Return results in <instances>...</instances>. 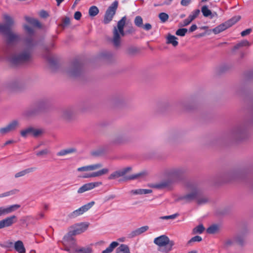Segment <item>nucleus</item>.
<instances>
[{
    "mask_svg": "<svg viewBox=\"0 0 253 253\" xmlns=\"http://www.w3.org/2000/svg\"><path fill=\"white\" fill-rule=\"evenodd\" d=\"M2 18L5 24H0V34L3 35L6 39L7 44H14L21 40L20 36L11 31V27L14 24L13 19L8 14L4 13Z\"/></svg>",
    "mask_w": 253,
    "mask_h": 253,
    "instance_id": "obj_1",
    "label": "nucleus"
},
{
    "mask_svg": "<svg viewBox=\"0 0 253 253\" xmlns=\"http://www.w3.org/2000/svg\"><path fill=\"white\" fill-rule=\"evenodd\" d=\"M25 43L28 47L18 54L14 55L10 59L11 64L13 66H17L21 64L28 62L31 59V47L33 46V39L31 37L27 38Z\"/></svg>",
    "mask_w": 253,
    "mask_h": 253,
    "instance_id": "obj_2",
    "label": "nucleus"
},
{
    "mask_svg": "<svg viewBox=\"0 0 253 253\" xmlns=\"http://www.w3.org/2000/svg\"><path fill=\"white\" fill-rule=\"evenodd\" d=\"M126 17L124 16L118 22L117 26L114 27L113 34V37L112 40V43L115 47H119L121 45V38L125 36L124 30L126 22Z\"/></svg>",
    "mask_w": 253,
    "mask_h": 253,
    "instance_id": "obj_3",
    "label": "nucleus"
},
{
    "mask_svg": "<svg viewBox=\"0 0 253 253\" xmlns=\"http://www.w3.org/2000/svg\"><path fill=\"white\" fill-rule=\"evenodd\" d=\"M181 175V172L180 170H174L170 173L169 178L163 180L157 183L152 184L150 185L149 186L158 189L169 188L172 182L177 180L180 177Z\"/></svg>",
    "mask_w": 253,
    "mask_h": 253,
    "instance_id": "obj_4",
    "label": "nucleus"
},
{
    "mask_svg": "<svg viewBox=\"0 0 253 253\" xmlns=\"http://www.w3.org/2000/svg\"><path fill=\"white\" fill-rule=\"evenodd\" d=\"M154 243L160 248V251L166 253L170 252L174 245V241L170 240L167 236L165 235L155 238Z\"/></svg>",
    "mask_w": 253,
    "mask_h": 253,
    "instance_id": "obj_5",
    "label": "nucleus"
},
{
    "mask_svg": "<svg viewBox=\"0 0 253 253\" xmlns=\"http://www.w3.org/2000/svg\"><path fill=\"white\" fill-rule=\"evenodd\" d=\"M240 16H235L226 21L225 22L220 24L212 29V32L214 34H218L228 28L231 27L236 23L240 19Z\"/></svg>",
    "mask_w": 253,
    "mask_h": 253,
    "instance_id": "obj_6",
    "label": "nucleus"
},
{
    "mask_svg": "<svg viewBox=\"0 0 253 253\" xmlns=\"http://www.w3.org/2000/svg\"><path fill=\"white\" fill-rule=\"evenodd\" d=\"M63 244L65 248L64 250L70 253L75 251V249H77L75 239L70 234H68L64 237Z\"/></svg>",
    "mask_w": 253,
    "mask_h": 253,
    "instance_id": "obj_7",
    "label": "nucleus"
},
{
    "mask_svg": "<svg viewBox=\"0 0 253 253\" xmlns=\"http://www.w3.org/2000/svg\"><path fill=\"white\" fill-rule=\"evenodd\" d=\"M118 5V2L117 1H115L108 8L105 12L103 20L104 23L105 24H108L112 21L114 15L116 13Z\"/></svg>",
    "mask_w": 253,
    "mask_h": 253,
    "instance_id": "obj_8",
    "label": "nucleus"
},
{
    "mask_svg": "<svg viewBox=\"0 0 253 253\" xmlns=\"http://www.w3.org/2000/svg\"><path fill=\"white\" fill-rule=\"evenodd\" d=\"M82 70V65L78 60L73 61L70 68L67 71L68 75L70 77H75L79 76Z\"/></svg>",
    "mask_w": 253,
    "mask_h": 253,
    "instance_id": "obj_9",
    "label": "nucleus"
},
{
    "mask_svg": "<svg viewBox=\"0 0 253 253\" xmlns=\"http://www.w3.org/2000/svg\"><path fill=\"white\" fill-rule=\"evenodd\" d=\"M95 204L94 201H91L82 207H80L78 209L74 211L69 214L70 218H75L83 214L85 212L89 210Z\"/></svg>",
    "mask_w": 253,
    "mask_h": 253,
    "instance_id": "obj_10",
    "label": "nucleus"
},
{
    "mask_svg": "<svg viewBox=\"0 0 253 253\" xmlns=\"http://www.w3.org/2000/svg\"><path fill=\"white\" fill-rule=\"evenodd\" d=\"M95 204L94 201H91L82 207H80L78 209L74 211L69 214L70 218H75L83 214L85 212L89 210Z\"/></svg>",
    "mask_w": 253,
    "mask_h": 253,
    "instance_id": "obj_11",
    "label": "nucleus"
},
{
    "mask_svg": "<svg viewBox=\"0 0 253 253\" xmlns=\"http://www.w3.org/2000/svg\"><path fill=\"white\" fill-rule=\"evenodd\" d=\"M17 221V218L15 215L7 217L0 220V229L11 226Z\"/></svg>",
    "mask_w": 253,
    "mask_h": 253,
    "instance_id": "obj_12",
    "label": "nucleus"
},
{
    "mask_svg": "<svg viewBox=\"0 0 253 253\" xmlns=\"http://www.w3.org/2000/svg\"><path fill=\"white\" fill-rule=\"evenodd\" d=\"M102 184L101 182H94L85 183L79 188L77 191L78 193L81 194L86 191L93 189Z\"/></svg>",
    "mask_w": 253,
    "mask_h": 253,
    "instance_id": "obj_13",
    "label": "nucleus"
},
{
    "mask_svg": "<svg viewBox=\"0 0 253 253\" xmlns=\"http://www.w3.org/2000/svg\"><path fill=\"white\" fill-rule=\"evenodd\" d=\"M42 133V131L39 129H35L32 127H28L20 132L21 135L23 137H26L28 135L37 136Z\"/></svg>",
    "mask_w": 253,
    "mask_h": 253,
    "instance_id": "obj_14",
    "label": "nucleus"
},
{
    "mask_svg": "<svg viewBox=\"0 0 253 253\" xmlns=\"http://www.w3.org/2000/svg\"><path fill=\"white\" fill-rule=\"evenodd\" d=\"M131 169L130 168H126L123 169L117 170L111 173L108 177L110 180L115 179L121 176H124L128 171Z\"/></svg>",
    "mask_w": 253,
    "mask_h": 253,
    "instance_id": "obj_15",
    "label": "nucleus"
},
{
    "mask_svg": "<svg viewBox=\"0 0 253 253\" xmlns=\"http://www.w3.org/2000/svg\"><path fill=\"white\" fill-rule=\"evenodd\" d=\"M20 207L19 205H13L6 208L0 207V216L9 214Z\"/></svg>",
    "mask_w": 253,
    "mask_h": 253,
    "instance_id": "obj_16",
    "label": "nucleus"
},
{
    "mask_svg": "<svg viewBox=\"0 0 253 253\" xmlns=\"http://www.w3.org/2000/svg\"><path fill=\"white\" fill-rule=\"evenodd\" d=\"M198 195V191L196 189H194L191 193L181 196L179 199L180 200H183L185 202L188 203L195 199L197 197Z\"/></svg>",
    "mask_w": 253,
    "mask_h": 253,
    "instance_id": "obj_17",
    "label": "nucleus"
},
{
    "mask_svg": "<svg viewBox=\"0 0 253 253\" xmlns=\"http://www.w3.org/2000/svg\"><path fill=\"white\" fill-rule=\"evenodd\" d=\"M88 227V225L82 223L80 225H79L74 230L70 231L68 234H70L72 236H75L76 235L80 234L84 232Z\"/></svg>",
    "mask_w": 253,
    "mask_h": 253,
    "instance_id": "obj_18",
    "label": "nucleus"
},
{
    "mask_svg": "<svg viewBox=\"0 0 253 253\" xmlns=\"http://www.w3.org/2000/svg\"><path fill=\"white\" fill-rule=\"evenodd\" d=\"M149 229L148 226H142L140 228H138L135 230L132 231L129 234V237L132 238L135 236H138L145 232L147 231Z\"/></svg>",
    "mask_w": 253,
    "mask_h": 253,
    "instance_id": "obj_19",
    "label": "nucleus"
},
{
    "mask_svg": "<svg viewBox=\"0 0 253 253\" xmlns=\"http://www.w3.org/2000/svg\"><path fill=\"white\" fill-rule=\"evenodd\" d=\"M77 152L75 148L70 147L65 149L61 150L57 153L58 156H64L67 155L75 153Z\"/></svg>",
    "mask_w": 253,
    "mask_h": 253,
    "instance_id": "obj_20",
    "label": "nucleus"
},
{
    "mask_svg": "<svg viewBox=\"0 0 253 253\" xmlns=\"http://www.w3.org/2000/svg\"><path fill=\"white\" fill-rule=\"evenodd\" d=\"M125 141V139L123 135L121 134L115 135L111 139V142L114 144H120L123 143Z\"/></svg>",
    "mask_w": 253,
    "mask_h": 253,
    "instance_id": "obj_21",
    "label": "nucleus"
},
{
    "mask_svg": "<svg viewBox=\"0 0 253 253\" xmlns=\"http://www.w3.org/2000/svg\"><path fill=\"white\" fill-rule=\"evenodd\" d=\"M36 169V168H34V167L30 168H28V169H25L24 170H22L21 171H19V172L16 173L15 174L14 177L15 178H18V177H20L23 176L27 174H28V173H29L30 172H33Z\"/></svg>",
    "mask_w": 253,
    "mask_h": 253,
    "instance_id": "obj_22",
    "label": "nucleus"
},
{
    "mask_svg": "<svg viewBox=\"0 0 253 253\" xmlns=\"http://www.w3.org/2000/svg\"><path fill=\"white\" fill-rule=\"evenodd\" d=\"M26 21L35 27L41 28L42 25L41 23L37 20L30 17L26 16L25 17Z\"/></svg>",
    "mask_w": 253,
    "mask_h": 253,
    "instance_id": "obj_23",
    "label": "nucleus"
},
{
    "mask_svg": "<svg viewBox=\"0 0 253 253\" xmlns=\"http://www.w3.org/2000/svg\"><path fill=\"white\" fill-rule=\"evenodd\" d=\"M14 249L19 253H25L26 252L23 242L17 241L14 244Z\"/></svg>",
    "mask_w": 253,
    "mask_h": 253,
    "instance_id": "obj_24",
    "label": "nucleus"
},
{
    "mask_svg": "<svg viewBox=\"0 0 253 253\" xmlns=\"http://www.w3.org/2000/svg\"><path fill=\"white\" fill-rule=\"evenodd\" d=\"M147 174V172L145 171H142L137 173L132 174L129 176H127L125 177V180H133L135 179H137L139 178L143 177L146 176Z\"/></svg>",
    "mask_w": 253,
    "mask_h": 253,
    "instance_id": "obj_25",
    "label": "nucleus"
},
{
    "mask_svg": "<svg viewBox=\"0 0 253 253\" xmlns=\"http://www.w3.org/2000/svg\"><path fill=\"white\" fill-rule=\"evenodd\" d=\"M152 190L151 189H138L136 190H132L130 193L133 195H142L151 193Z\"/></svg>",
    "mask_w": 253,
    "mask_h": 253,
    "instance_id": "obj_26",
    "label": "nucleus"
},
{
    "mask_svg": "<svg viewBox=\"0 0 253 253\" xmlns=\"http://www.w3.org/2000/svg\"><path fill=\"white\" fill-rule=\"evenodd\" d=\"M116 253H130L128 247L125 244H121L116 250Z\"/></svg>",
    "mask_w": 253,
    "mask_h": 253,
    "instance_id": "obj_27",
    "label": "nucleus"
},
{
    "mask_svg": "<svg viewBox=\"0 0 253 253\" xmlns=\"http://www.w3.org/2000/svg\"><path fill=\"white\" fill-rule=\"evenodd\" d=\"M177 38L174 36L169 34L167 37V43H170L173 46H176L178 45V42L177 41Z\"/></svg>",
    "mask_w": 253,
    "mask_h": 253,
    "instance_id": "obj_28",
    "label": "nucleus"
},
{
    "mask_svg": "<svg viewBox=\"0 0 253 253\" xmlns=\"http://www.w3.org/2000/svg\"><path fill=\"white\" fill-rule=\"evenodd\" d=\"M118 245L119 243L117 242H113L110 244V245L108 248H107L105 250L102 251V253H110Z\"/></svg>",
    "mask_w": 253,
    "mask_h": 253,
    "instance_id": "obj_29",
    "label": "nucleus"
},
{
    "mask_svg": "<svg viewBox=\"0 0 253 253\" xmlns=\"http://www.w3.org/2000/svg\"><path fill=\"white\" fill-rule=\"evenodd\" d=\"M108 171L109 170L107 169H103L91 173V177L100 176L103 174L107 173L108 172Z\"/></svg>",
    "mask_w": 253,
    "mask_h": 253,
    "instance_id": "obj_30",
    "label": "nucleus"
},
{
    "mask_svg": "<svg viewBox=\"0 0 253 253\" xmlns=\"http://www.w3.org/2000/svg\"><path fill=\"white\" fill-rule=\"evenodd\" d=\"M10 131H14L19 126V122L17 120H13L7 125Z\"/></svg>",
    "mask_w": 253,
    "mask_h": 253,
    "instance_id": "obj_31",
    "label": "nucleus"
},
{
    "mask_svg": "<svg viewBox=\"0 0 253 253\" xmlns=\"http://www.w3.org/2000/svg\"><path fill=\"white\" fill-rule=\"evenodd\" d=\"M201 11L205 17H208L211 15V18L213 17L212 15L211 11L208 9L207 6L204 5L201 8Z\"/></svg>",
    "mask_w": 253,
    "mask_h": 253,
    "instance_id": "obj_32",
    "label": "nucleus"
},
{
    "mask_svg": "<svg viewBox=\"0 0 253 253\" xmlns=\"http://www.w3.org/2000/svg\"><path fill=\"white\" fill-rule=\"evenodd\" d=\"M88 13L90 16L94 17L98 14L99 9L96 6H92L89 8Z\"/></svg>",
    "mask_w": 253,
    "mask_h": 253,
    "instance_id": "obj_33",
    "label": "nucleus"
},
{
    "mask_svg": "<svg viewBox=\"0 0 253 253\" xmlns=\"http://www.w3.org/2000/svg\"><path fill=\"white\" fill-rule=\"evenodd\" d=\"M202 240V238L201 236H196L192 237L190 240H189L187 243V245L188 246H192L193 242H200Z\"/></svg>",
    "mask_w": 253,
    "mask_h": 253,
    "instance_id": "obj_34",
    "label": "nucleus"
},
{
    "mask_svg": "<svg viewBox=\"0 0 253 253\" xmlns=\"http://www.w3.org/2000/svg\"><path fill=\"white\" fill-rule=\"evenodd\" d=\"M250 45V43L247 40H243L235 45L234 48L235 49H237L241 47L248 46Z\"/></svg>",
    "mask_w": 253,
    "mask_h": 253,
    "instance_id": "obj_35",
    "label": "nucleus"
},
{
    "mask_svg": "<svg viewBox=\"0 0 253 253\" xmlns=\"http://www.w3.org/2000/svg\"><path fill=\"white\" fill-rule=\"evenodd\" d=\"M19 192V190L16 189H13L12 190H10L9 191L2 193L0 194V198H3L4 197H7L10 195H12L14 194H15L17 192Z\"/></svg>",
    "mask_w": 253,
    "mask_h": 253,
    "instance_id": "obj_36",
    "label": "nucleus"
},
{
    "mask_svg": "<svg viewBox=\"0 0 253 253\" xmlns=\"http://www.w3.org/2000/svg\"><path fill=\"white\" fill-rule=\"evenodd\" d=\"M205 230V227L202 224H200L198 226L195 227L193 230V232L194 234H201Z\"/></svg>",
    "mask_w": 253,
    "mask_h": 253,
    "instance_id": "obj_37",
    "label": "nucleus"
},
{
    "mask_svg": "<svg viewBox=\"0 0 253 253\" xmlns=\"http://www.w3.org/2000/svg\"><path fill=\"white\" fill-rule=\"evenodd\" d=\"M75 252L78 253H91L92 250L90 248H81L75 249Z\"/></svg>",
    "mask_w": 253,
    "mask_h": 253,
    "instance_id": "obj_38",
    "label": "nucleus"
},
{
    "mask_svg": "<svg viewBox=\"0 0 253 253\" xmlns=\"http://www.w3.org/2000/svg\"><path fill=\"white\" fill-rule=\"evenodd\" d=\"M218 230V226L216 225L210 226L207 229V232L209 234H214Z\"/></svg>",
    "mask_w": 253,
    "mask_h": 253,
    "instance_id": "obj_39",
    "label": "nucleus"
},
{
    "mask_svg": "<svg viewBox=\"0 0 253 253\" xmlns=\"http://www.w3.org/2000/svg\"><path fill=\"white\" fill-rule=\"evenodd\" d=\"M134 23L138 27H142L143 26V20L141 16H137L135 18Z\"/></svg>",
    "mask_w": 253,
    "mask_h": 253,
    "instance_id": "obj_40",
    "label": "nucleus"
},
{
    "mask_svg": "<svg viewBox=\"0 0 253 253\" xmlns=\"http://www.w3.org/2000/svg\"><path fill=\"white\" fill-rule=\"evenodd\" d=\"M159 18L162 22L164 23L168 20L169 15L166 13L161 12L159 14Z\"/></svg>",
    "mask_w": 253,
    "mask_h": 253,
    "instance_id": "obj_41",
    "label": "nucleus"
},
{
    "mask_svg": "<svg viewBox=\"0 0 253 253\" xmlns=\"http://www.w3.org/2000/svg\"><path fill=\"white\" fill-rule=\"evenodd\" d=\"M178 215H179L178 213H175V214L170 215L161 216L160 217V219H163V220L174 219L176 218Z\"/></svg>",
    "mask_w": 253,
    "mask_h": 253,
    "instance_id": "obj_42",
    "label": "nucleus"
},
{
    "mask_svg": "<svg viewBox=\"0 0 253 253\" xmlns=\"http://www.w3.org/2000/svg\"><path fill=\"white\" fill-rule=\"evenodd\" d=\"M187 32V29L186 28H181L178 29L176 31V35L179 36H184Z\"/></svg>",
    "mask_w": 253,
    "mask_h": 253,
    "instance_id": "obj_43",
    "label": "nucleus"
},
{
    "mask_svg": "<svg viewBox=\"0 0 253 253\" xmlns=\"http://www.w3.org/2000/svg\"><path fill=\"white\" fill-rule=\"evenodd\" d=\"M23 27L27 34L30 36H32L34 34V30L31 27L27 25H24Z\"/></svg>",
    "mask_w": 253,
    "mask_h": 253,
    "instance_id": "obj_44",
    "label": "nucleus"
},
{
    "mask_svg": "<svg viewBox=\"0 0 253 253\" xmlns=\"http://www.w3.org/2000/svg\"><path fill=\"white\" fill-rule=\"evenodd\" d=\"M50 153L49 151L47 149H45L39 151L36 153V155L38 156H41L43 155H47Z\"/></svg>",
    "mask_w": 253,
    "mask_h": 253,
    "instance_id": "obj_45",
    "label": "nucleus"
},
{
    "mask_svg": "<svg viewBox=\"0 0 253 253\" xmlns=\"http://www.w3.org/2000/svg\"><path fill=\"white\" fill-rule=\"evenodd\" d=\"M71 116V112L69 111L65 110L64 111L62 114V117L66 120L70 119Z\"/></svg>",
    "mask_w": 253,
    "mask_h": 253,
    "instance_id": "obj_46",
    "label": "nucleus"
},
{
    "mask_svg": "<svg viewBox=\"0 0 253 253\" xmlns=\"http://www.w3.org/2000/svg\"><path fill=\"white\" fill-rule=\"evenodd\" d=\"M102 167V165L100 164H97L95 165L88 166V168L89 169V171L93 170L96 169H98Z\"/></svg>",
    "mask_w": 253,
    "mask_h": 253,
    "instance_id": "obj_47",
    "label": "nucleus"
},
{
    "mask_svg": "<svg viewBox=\"0 0 253 253\" xmlns=\"http://www.w3.org/2000/svg\"><path fill=\"white\" fill-rule=\"evenodd\" d=\"M9 132H10V131L7 125L5 127L0 128V133L2 134H5Z\"/></svg>",
    "mask_w": 253,
    "mask_h": 253,
    "instance_id": "obj_48",
    "label": "nucleus"
},
{
    "mask_svg": "<svg viewBox=\"0 0 253 253\" xmlns=\"http://www.w3.org/2000/svg\"><path fill=\"white\" fill-rule=\"evenodd\" d=\"M252 31V29L251 28L247 29L241 33V35L242 37H245L248 35H249Z\"/></svg>",
    "mask_w": 253,
    "mask_h": 253,
    "instance_id": "obj_49",
    "label": "nucleus"
},
{
    "mask_svg": "<svg viewBox=\"0 0 253 253\" xmlns=\"http://www.w3.org/2000/svg\"><path fill=\"white\" fill-rule=\"evenodd\" d=\"M208 201V199L207 198L204 197L198 199L197 200V203L198 204L201 205L206 203Z\"/></svg>",
    "mask_w": 253,
    "mask_h": 253,
    "instance_id": "obj_50",
    "label": "nucleus"
},
{
    "mask_svg": "<svg viewBox=\"0 0 253 253\" xmlns=\"http://www.w3.org/2000/svg\"><path fill=\"white\" fill-rule=\"evenodd\" d=\"M82 13L80 11H76L74 14V18L76 20H79L81 19Z\"/></svg>",
    "mask_w": 253,
    "mask_h": 253,
    "instance_id": "obj_51",
    "label": "nucleus"
},
{
    "mask_svg": "<svg viewBox=\"0 0 253 253\" xmlns=\"http://www.w3.org/2000/svg\"><path fill=\"white\" fill-rule=\"evenodd\" d=\"M79 171H89V169L88 168V166L82 167L79 168L77 169Z\"/></svg>",
    "mask_w": 253,
    "mask_h": 253,
    "instance_id": "obj_52",
    "label": "nucleus"
},
{
    "mask_svg": "<svg viewBox=\"0 0 253 253\" xmlns=\"http://www.w3.org/2000/svg\"><path fill=\"white\" fill-rule=\"evenodd\" d=\"M191 0H181L180 4L182 6H186L191 2Z\"/></svg>",
    "mask_w": 253,
    "mask_h": 253,
    "instance_id": "obj_53",
    "label": "nucleus"
},
{
    "mask_svg": "<svg viewBox=\"0 0 253 253\" xmlns=\"http://www.w3.org/2000/svg\"><path fill=\"white\" fill-rule=\"evenodd\" d=\"M40 15L41 17L46 18L48 16V14L46 11L42 10L40 13Z\"/></svg>",
    "mask_w": 253,
    "mask_h": 253,
    "instance_id": "obj_54",
    "label": "nucleus"
},
{
    "mask_svg": "<svg viewBox=\"0 0 253 253\" xmlns=\"http://www.w3.org/2000/svg\"><path fill=\"white\" fill-rule=\"evenodd\" d=\"M137 51V49L135 48L134 47H130L127 50V52L128 54H133Z\"/></svg>",
    "mask_w": 253,
    "mask_h": 253,
    "instance_id": "obj_55",
    "label": "nucleus"
},
{
    "mask_svg": "<svg viewBox=\"0 0 253 253\" xmlns=\"http://www.w3.org/2000/svg\"><path fill=\"white\" fill-rule=\"evenodd\" d=\"M142 27L143 28L146 30V31H148V30H150V29H151L152 28V26L149 23H146L145 24V25H143L142 26Z\"/></svg>",
    "mask_w": 253,
    "mask_h": 253,
    "instance_id": "obj_56",
    "label": "nucleus"
},
{
    "mask_svg": "<svg viewBox=\"0 0 253 253\" xmlns=\"http://www.w3.org/2000/svg\"><path fill=\"white\" fill-rule=\"evenodd\" d=\"M200 11L199 9H195L193 11L191 14H192L196 18L199 15Z\"/></svg>",
    "mask_w": 253,
    "mask_h": 253,
    "instance_id": "obj_57",
    "label": "nucleus"
},
{
    "mask_svg": "<svg viewBox=\"0 0 253 253\" xmlns=\"http://www.w3.org/2000/svg\"><path fill=\"white\" fill-rule=\"evenodd\" d=\"M197 29V26L196 24H193L189 28V32H193Z\"/></svg>",
    "mask_w": 253,
    "mask_h": 253,
    "instance_id": "obj_58",
    "label": "nucleus"
},
{
    "mask_svg": "<svg viewBox=\"0 0 253 253\" xmlns=\"http://www.w3.org/2000/svg\"><path fill=\"white\" fill-rule=\"evenodd\" d=\"M70 19L69 17H66L63 20V24L64 25H68L70 24Z\"/></svg>",
    "mask_w": 253,
    "mask_h": 253,
    "instance_id": "obj_59",
    "label": "nucleus"
},
{
    "mask_svg": "<svg viewBox=\"0 0 253 253\" xmlns=\"http://www.w3.org/2000/svg\"><path fill=\"white\" fill-rule=\"evenodd\" d=\"M13 246V243L10 241H7L5 242V245L3 247L5 248H10Z\"/></svg>",
    "mask_w": 253,
    "mask_h": 253,
    "instance_id": "obj_60",
    "label": "nucleus"
},
{
    "mask_svg": "<svg viewBox=\"0 0 253 253\" xmlns=\"http://www.w3.org/2000/svg\"><path fill=\"white\" fill-rule=\"evenodd\" d=\"M183 26H187L190 23L187 18L183 20Z\"/></svg>",
    "mask_w": 253,
    "mask_h": 253,
    "instance_id": "obj_61",
    "label": "nucleus"
},
{
    "mask_svg": "<svg viewBox=\"0 0 253 253\" xmlns=\"http://www.w3.org/2000/svg\"><path fill=\"white\" fill-rule=\"evenodd\" d=\"M33 114H34V112H31V111H28L25 113V116L27 117H30V116H32Z\"/></svg>",
    "mask_w": 253,
    "mask_h": 253,
    "instance_id": "obj_62",
    "label": "nucleus"
},
{
    "mask_svg": "<svg viewBox=\"0 0 253 253\" xmlns=\"http://www.w3.org/2000/svg\"><path fill=\"white\" fill-rule=\"evenodd\" d=\"M81 177H83V178H89V177H91V173H88V174H85L82 175L81 176Z\"/></svg>",
    "mask_w": 253,
    "mask_h": 253,
    "instance_id": "obj_63",
    "label": "nucleus"
},
{
    "mask_svg": "<svg viewBox=\"0 0 253 253\" xmlns=\"http://www.w3.org/2000/svg\"><path fill=\"white\" fill-rule=\"evenodd\" d=\"M188 17L192 20H194L195 19V17L194 16V15H193L192 14H190Z\"/></svg>",
    "mask_w": 253,
    "mask_h": 253,
    "instance_id": "obj_64",
    "label": "nucleus"
}]
</instances>
